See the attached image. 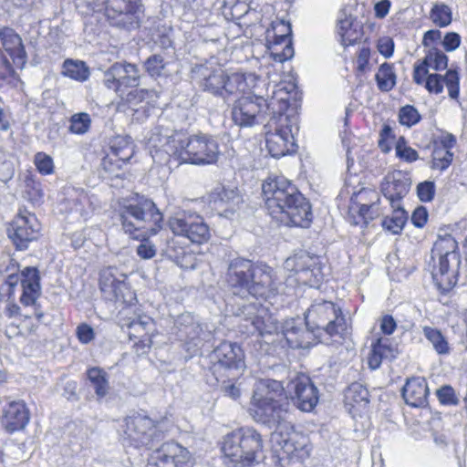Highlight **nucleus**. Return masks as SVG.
<instances>
[{
    "mask_svg": "<svg viewBox=\"0 0 467 467\" xmlns=\"http://www.w3.org/2000/svg\"><path fill=\"white\" fill-rule=\"evenodd\" d=\"M262 192L265 208L273 219L285 225H309L310 203L289 180L271 175L263 182Z\"/></svg>",
    "mask_w": 467,
    "mask_h": 467,
    "instance_id": "f257e3e1",
    "label": "nucleus"
},
{
    "mask_svg": "<svg viewBox=\"0 0 467 467\" xmlns=\"http://www.w3.org/2000/svg\"><path fill=\"white\" fill-rule=\"evenodd\" d=\"M227 276L233 293L243 298L251 296L269 300L277 295H290L293 289L282 283L270 266L242 258L231 262Z\"/></svg>",
    "mask_w": 467,
    "mask_h": 467,
    "instance_id": "f03ea898",
    "label": "nucleus"
},
{
    "mask_svg": "<svg viewBox=\"0 0 467 467\" xmlns=\"http://www.w3.org/2000/svg\"><path fill=\"white\" fill-rule=\"evenodd\" d=\"M288 406L282 382L263 379L255 383L248 413L254 421L273 428L286 420Z\"/></svg>",
    "mask_w": 467,
    "mask_h": 467,
    "instance_id": "7ed1b4c3",
    "label": "nucleus"
},
{
    "mask_svg": "<svg viewBox=\"0 0 467 467\" xmlns=\"http://www.w3.org/2000/svg\"><path fill=\"white\" fill-rule=\"evenodd\" d=\"M221 451L228 467H254L264 459V441L254 429L242 427L225 436Z\"/></svg>",
    "mask_w": 467,
    "mask_h": 467,
    "instance_id": "20e7f679",
    "label": "nucleus"
},
{
    "mask_svg": "<svg viewBox=\"0 0 467 467\" xmlns=\"http://www.w3.org/2000/svg\"><path fill=\"white\" fill-rule=\"evenodd\" d=\"M266 148L274 158H280L296 151L295 135L298 131V117L288 115L273 116L266 125Z\"/></svg>",
    "mask_w": 467,
    "mask_h": 467,
    "instance_id": "39448f33",
    "label": "nucleus"
},
{
    "mask_svg": "<svg viewBox=\"0 0 467 467\" xmlns=\"http://www.w3.org/2000/svg\"><path fill=\"white\" fill-rule=\"evenodd\" d=\"M305 319L306 326L315 331L320 341L326 335L341 337L347 329L340 307L331 301L323 300L312 304Z\"/></svg>",
    "mask_w": 467,
    "mask_h": 467,
    "instance_id": "423d86ee",
    "label": "nucleus"
},
{
    "mask_svg": "<svg viewBox=\"0 0 467 467\" xmlns=\"http://www.w3.org/2000/svg\"><path fill=\"white\" fill-rule=\"evenodd\" d=\"M220 155L219 143L210 134L199 132L182 135L178 160L183 163L204 166L215 163Z\"/></svg>",
    "mask_w": 467,
    "mask_h": 467,
    "instance_id": "0eeeda50",
    "label": "nucleus"
},
{
    "mask_svg": "<svg viewBox=\"0 0 467 467\" xmlns=\"http://www.w3.org/2000/svg\"><path fill=\"white\" fill-rule=\"evenodd\" d=\"M118 215L124 232H130L134 224L128 221L129 217H135L152 223L150 234H157L162 228L163 215L155 203L145 198L123 199L119 202Z\"/></svg>",
    "mask_w": 467,
    "mask_h": 467,
    "instance_id": "6e6552de",
    "label": "nucleus"
},
{
    "mask_svg": "<svg viewBox=\"0 0 467 467\" xmlns=\"http://www.w3.org/2000/svg\"><path fill=\"white\" fill-rule=\"evenodd\" d=\"M457 243L451 236L439 239L433 246L432 257H439L438 271L432 274L433 278L449 290L457 283V274L461 264L460 254L456 251Z\"/></svg>",
    "mask_w": 467,
    "mask_h": 467,
    "instance_id": "1a4fd4ad",
    "label": "nucleus"
},
{
    "mask_svg": "<svg viewBox=\"0 0 467 467\" xmlns=\"http://www.w3.org/2000/svg\"><path fill=\"white\" fill-rule=\"evenodd\" d=\"M271 441L276 449L281 450L291 460L304 462L310 455L309 438L293 430L287 420L275 426Z\"/></svg>",
    "mask_w": 467,
    "mask_h": 467,
    "instance_id": "9d476101",
    "label": "nucleus"
},
{
    "mask_svg": "<svg viewBox=\"0 0 467 467\" xmlns=\"http://www.w3.org/2000/svg\"><path fill=\"white\" fill-rule=\"evenodd\" d=\"M168 226L175 235L185 237L194 244L206 243L211 237L208 224L196 213L178 212L169 218Z\"/></svg>",
    "mask_w": 467,
    "mask_h": 467,
    "instance_id": "9b49d317",
    "label": "nucleus"
},
{
    "mask_svg": "<svg viewBox=\"0 0 467 467\" xmlns=\"http://www.w3.org/2000/svg\"><path fill=\"white\" fill-rule=\"evenodd\" d=\"M252 94L243 95L234 104L232 119L239 127H253L260 123L266 109V99L258 90V86H253Z\"/></svg>",
    "mask_w": 467,
    "mask_h": 467,
    "instance_id": "f8f14e48",
    "label": "nucleus"
},
{
    "mask_svg": "<svg viewBox=\"0 0 467 467\" xmlns=\"http://www.w3.org/2000/svg\"><path fill=\"white\" fill-rule=\"evenodd\" d=\"M284 268L295 274L296 282L311 287L318 286L324 278L319 258L306 252L288 257Z\"/></svg>",
    "mask_w": 467,
    "mask_h": 467,
    "instance_id": "ddd939ff",
    "label": "nucleus"
},
{
    "mask_svg": "<svg viewBox=\"0 0 467 467\" xmlns=\"http://www.w3.org/2000/svg\"><path fill=\"white\" fill-rule=\"evenodd\" d=\"M40 229L36 216L26 209H20L6 231L16 248L23 251L28 248L30 243L37 240Z\"/></svg>",
    "mask_w": 467,
    "mask_h": 467,
    "instance_id": "4468645a",
    "label": "nucleus"
},
{
    "mask_svg": "<svg viewBox=\"0 0 467 467\" xmlns=\"http://www.w3.org/2000/svg\"><path fill=\"white\" fill-rule=\"evenodd\" d=\"M19 282L22 286L21 303L25 306H34L40 295L39 275L36 268L26 267L20 275H9L0 287V293L10 297Z\"/></svg>",
    "mask_w": 467,
    "mask_h": 467,
    "instance_id": "2eb2a0df",
    "label": "nucleus"
},
{
    "mask_svg": "<svg viewBox=\"0 0 467 467\" xmlns=\"http://www.w3.org/2000/svg\"><path fill=\"white\" fill-rule=\"evenodd\" d=\"M142 5L140 0H106L105 15L112 26L134 28L139 26Z\"/></svg>",
    "mask_w": 467,
    "mask_h": 467,
    "instance_id": "dca6fc26",
    "label": "nucleus"
},
{
    "mask_svg": "<svg viewBox=\"0 0 467 467\" xmlns=\"http://www.w3.org/2000/svg\"><path fill=\"white\" fill-rule=\"evenodd\" d=\"M123 432L125 439L130 440L136 447H153V441L159 438L153 420L145 415H133L125 419Z\"/></svg>",
    "mask_w": 467,
    "mask_h": 467,
    "instance_id": "f3484780",
    "label": "nucleus"
},
{
    "mask_svg": "<svg viewBox=\"0 0 467 467\" xmlns=\"http://www.w3.org/2000/svg\"><path fill=\"white\" fill-rule=\"evenodd\" d=\"M0 42L5 52L12 59V63L5 57H1L2 67L8 75L15 73L14 66L22 69L27 59L26 52L21 36L11 27L0 28Z\"/></svg>",
    "mask_w": 467,
    "mask_h": 467,
    "instance_id": "a211bd4d",
    "label": "nucleus"
},
{
    "mask_svg": "<svg viewBox=\"0 0 467 467\" xmlns=\"http://www.w3.org/2000/svg\"><path fill=\"white\" fill-rule=\"evenodd\" d=\"M140 82L138 67L133 64L115 63L104 73L103 83L124 99L127 88H136Z\"/></svg>",
    "mask_w": 467,
    "mask_h": 467,
    "instance_id": "6ab92c4d",
    "label": "nucleus"
},
{
    "mask_svg": "<svg viewBox=\"0 0 467 467\" xmlns=\"http://www.w3.org/2000/svg\"><path fill=\"white\" fill-rule=\"evenodd\" d=\"M126 278V275L120 273L116 267L109 266L101 270L99 285L105 298L110 301L130 303L133 295L129 289Z\"/></svg>",
    "mask_w": 467,
    "mask_h": 467,
    "instance_id": "aec40b11",
    "label": "nucleus"
},
{
    "mask_svg": "<svg viewBox=\"0 0 467 467\" xmlns=\"http://www.w3.org/2000/svg\"><path fill=\"white\" fill-rule=\"evenodd\" d=\"M213 358L216 359L215 371L225 369L229 371L227 375L229 378L238 376L240 370L244 367V352L235 343L222 342L213 350Z\"/></svg>",
    "mask_w": 467,
    "mask_h": 467,
    "instance_id": "412c9836",
    "label": "nucleus"
},
{
    "mask_svg": "<svg viewBox=\"0 0 467 467\" xmlns=\"http://www.w3.org/2000/svg\"><path fill=\"white\" fill-rule=\"evenodd\" d=\"M288 391L296 406L302 411H311L318 402L317 389L306 375H299L291 380Z\"/></svg>",
    "mask_w": 467,
    "mask_h": 467,
    "instance_id": "4be33fe9",
    "label": "nucleus"
},
{
    "mask_svg": "<svg viewBox=\"0 0 467 467\" xmlns=\"http://www.w3.org/2000/svg\"><path fill=\"white\" fill-rule=\"evenodd\" d=\"M281 333L292 348H307L318 338L315 331L300 318L285 320L282 324Z\"/></svg>",
    "mask_w": 467,
    "mask_h": 467,
    "instance_id": "5701e85b",
    "label": "nucleus"
},
{
    "mask_svg": "<svg viewBox=\"0 0 467 467\" xmlns=\"http://www.w3.org/2000/svg\"><path fill=\"white\" fill-rule=\"evenodd\" d=\"M296 86L293 82H280L275 85L273 95L269 100L266 99V109L273 116L296 114V108L292 106L291 100L295 102Z\"/></svg>",
    "mask_w": 467,
    "mask_h": 467,
    "instance_id": "b1692460",
    "label": "nucleus"
},
{
    "mask_svg": "<svg viewBox=\"0 0 467 467\" xmlns=\"http://www.w3.org/2000/svg\"><path fill=\"white\" fill-rule=\"evenodd\" d=\"M152 460L158 467H190V451L177 442L163 443L154 451Z\"/></svg>",
    "mask_w": 467,
    "mask_h": 467,
    "instance_id": "393cba45",
    "label": "nucleus"
},
{
    "mask_svg": "<svg viewBox=\"0 0 467 467\" xmlns=\"http://www.w3.org/2000/svg\"><path fill=\"white\" fill-rule=\"evenodd\" d=\"M30 413L22 400L7 402L2 409L1 426L9 433L22 431L28 424Z\"/></svg>",
    "mask_w": 467,
    "mask_h": 467,
    "instance_id": "a878e982",
    "label": "nucleus"
},
{
    "mask_svg": "<svg viewBox=\"0 0 467 467\" xmlns=\"http://www.w3.org/2000/svg\"><path fill=\"white\" fill-rule=\"evenodd\" d=\"M243 198L237 189L218 186L213 189L209 196V203L212 208L222 216L233 214Z\"/></svg>",
    "mask_w": 467,
    "mask_h": 467,
    "instance_id": "bb28decb",
    "label": "nucleus"
},
{
    "mask_svg": "<svg viewBox=\"0 0 467 467\" xmlns=\"http://www.w3.org/2000/svg\"><path fill=\"white\" fill-rule=\"evenodd\" d=\"M182 133L161 127L155 128L149 138L150 147L155 152H164L168 156L178 158Z\"/></svg>",
    "mask_w": 467,
    "mask_h": 467,
    "instance_id": "cd10ccee",
    "label": "nucleus"
},
{
    "mask_svg": "<svg viewBox=\"0 0 467 467\" xmlns=\"http://www.w3.org/2000/svg\"><path fill=\"white\" fill-rule=\"evenodd\" d=\"M410 182L400 171L388 173L381 182V192L391 207L400 205L401 199L408 193Z\"/></svg>",
    "mask_w": 467,
    "mask_h": 467,
    "instance_id": "c85d7f7f",
    "label": "nucleus"
},
{
    "mask_svg": "<svg viewBox=\"0 0 467 467\" xmlns=\"http://www.w3.org/2000/svg\"><path fill=\"white\" fill-rule=\"evenodd\" d=\"M446 86L449 97L456 99L460 93V76L456 69H449L444 76L441 74H430L424 83L425 88L430 93L440 94L443 91V86Z\"/></svg>",
    "mask_w": 467,
    "mask_h": 467,
    "instance_id": "c756f323",
    "label": "nucleus"
},
{
    "mask_svg": "<svg viewBox=\"0 0 467 467\" xmlns=\"http://www.w3.org/2000/svg\"><path fill=\"white\" fill-rule=\"evenodd\" d=\"M159 95L155 90L134 88L127 93L125 91L124 99H120L135 114H140L141 112V117L146 118L149 115L150 109L155 107Z\"/></svg>",
    "mask_w": 467,
    "mask_h": 467,
    "instance_id": "7c9ffc66",
    "label": "nucleus"
},
{
    "mask_svg": "<svg viewBox=\"0 0 467 467\" xmlns=\"http://www.w3.org/2000/svg\"><path fill=\"white\" fill-rule=\"evenodd\" d=\"M134 148L135 146L131 137H115L110 144L112 157H107L102 161L104 169L109 170V171H113V169L110 167L113 165V161H116L117 166L120 168L122 164L126 163L131 159L134 154Z\"/></svg>",
    "mask_w": 467,
    "mask_h": 467,
    "instance_id": "2f4dec72",
    "label": "nucleus"
},
{
    "mask_svg": "<svg viewBox=\"0 0 467 467\" xmlns=\"http://www.w3.org/2000/svg\"><path fill=\"white\" fill-rule=\"evenodd\" d=\"M399 354V347L392 339L380 337L371 344L368 357V365L371 369H377L384 360H392Z\"/></svg>",
    "mask_w": 467,
    "mask_h": 467,
    "instance_id": "473e14b6",
    "label": "nucleus"
},
{
    "mask_svg": "<svg viewBox=\"0 0 467 467\" xmlns=\"http://www.w3.org/2000/svg\"><path fill=\"white\" fill-rule=\"evenodd\" d=\"M336 33L344 47L354 45L363 35L361 24L356 17L345 12L340 13L337 17Z\"/></svg>",
    "mask_w": 467,
    "mask_h": 467,
    "instance_id": "72a5a7b5",
    "label": "nucleus"
},
{
    "mask_svg": "<svg viewBox=\"0 0 467 467\" xmlns=\"http://www.w3.org/2000/svg\"><path fill=\"white\" fill-rule=\"evenodd\" d=\"M262 84L265 86L264 80L257 78L253 74L244 75L240 73H234L227 75L225 73V78L223 81V98L228 95H236L238 93L252 94L253 86L257 85L258 87Z\"/></svg>",
    "mask_w": 467,
    "mask_h": 467,
    "instance_id": "f704fd0d",
    "label": "nucleus"
},
{
    "mask_svg": "<svg viewBox=\"0 0 467 467\" xmlns=\"http://www.w3.org/2000/svg\"><path fill=\"white\" fill-rule=\"evenodd\" d=\"M429 388L425 379L411 378L407 380L402 389L405 402L411 407H422L427 404Z\"/></svg>",
    "mask_w": 467,
    "mask_h": 467,
    "instance_id": "c9c22d12",
    "label": "nucleus"
},
{
    "mask_svg": "<svg viewBox=\"0 0 467 467\" xmlns=\"http://www.w3.org/2000/svg\"><path fill=\"white\" fill-rule=\"evenodd\" d=\"M129 329L130 337L140 338V343L143 348H150L151 346V338L149 336V330L153 327V322L149 317H138L137 318L129 319L123 323Z\"/></svg>",
    "mask_w": 467,
    "mask_h": 467,
    "instance_id": "e433bc0d",
    "label": "nucleus"
},
{
    "mask_svg": "<svg viewBox=\"0 0 467 467\" xmlns=\"http://www.w3.org/2000/svg\"><path fill=\"white\" fill-rule=\"evenodd\" d=\"M369 402L368 391L360 383H352L346 390L345 403L353 412H360L365 410Z\"/></svg>",
    "mask_w": 467,
    "mask_h": 467,
    "instance_id": "4c0bfd02",
    "label": "nucleus"
},
{
    "mask_svg": "<svg viewBox=\"0 0 467 467\" xmlns=\"http://www.w3.org/2000/svg\"><path fill=\"white\" fill-rule=\"evenodd\" d=\"M174 327L178 330L181 340H194L200 337L202 327L195 321L191 313H183L177 317Z\"/></svg>",
    "mask_w": 467,
    "mask_h": 467,
    "instance_id": "58836bf2",
    "label": "nucleus"
},
{
    "mask_svg": "<svg viewBox=\"0 0 467 467\" xmlns=\"http://www.w3.org/2000/svg\"><path fill=\"white\" fill-rule=\"evenodd\" d=\"M251 326L254 328L251 333L257 331L262 337L277 333L279 329L277 320L265 310L251 319Z\"/></svg>",
    "mask_w": 467,
    "mask_h": 467,
    "instance_id": "ea45409f",
    "label": "nucleus"
},
{
    "mask_svg": "<svg viewBox=\"0 0 467 467\" xmlns=\"http://www.w3.org/2000/svg\"><path fill=\"white\" fill-rule=\"evenodd\" d=\"M87 376L99 400L104 398L109 390V377L105 370L99 367L88 369Z\"/></svg>",
    "mask_w": 467,
    "mask_h": 467,
    "instance_id": "a19ab883",
    "label": "nucleus"
},
{
    "mask_svg": "<svg viewBox=\"0 0 467 467\" xmlns=\"http://www.w3.org/2000/svg\"><path fill=\"white\" fill-rule=\"evenodd\" d=\"M422 333L438 355L450 354V344L441 330L432 327L425 326L422 327Z\"/></svg>",
    "mask_w": 467,
    "mask_h": 467,
    "instance_id": "79ce46f5",
    "label": "nucleus"
},
{
    "mask_svg": "<svg viewBox=\"0 0 467 467\" xmlns=\"http://www.w3.org/2000/svg\"><path fill=\"white\" fill-rule=\"evenodd\" d=\"M270 55L276 62L283 63L294 57V48L291 38H283L280 40L267 39Z\"/></svg>",
    "mask_w": 467,
    "mask_h": 467,
    "instance_id": "37998d69",
    "label": "nucleus"
},
{
    "mask_svg": "<svg viewBox=\"0 0 467 467\" xmlns=\"http://www.w3.org/2000/svg\"><path fill=\"white\" fill-rule=\"evenodd\" d=\"M62 75L83 82L89 77V69L83 61L66 59L62 66Z\"/></svg>",
    "mask_w": 467,
    "mask_h": 467,
    "instance_id": "c03bdc74",
    "label": "nucleus"
},
{
    "mask_svg": "<svg viewBox=\"0 0 467 467\" xmlns=\"http://www.w3.org/2000/svg\"><path fill=\"white\" fill-rule=\"evenodd\" d=\"M377 85L379 90L388 92L396 85V73L392 64L383 63L380 65L376 76Z\"/></svg>",
    "mask_w": 467,
    "mask_h": 467,
    "instance_id": "a18cd8bd",
    "label": "nucleus"
},
{
    "mask_svg": "<svg viewBox=\"0 0 467 467\" xmlns=\"http://www.w3.org/2000/svg\"><path fill=\"white\" fill-rule=\"evenodd\" d=\"M393 209L390 216H386L382 221V226L393 234H400L407 221V213L400 205L391 207Z\"/></svg>",
    "mask_w": 467,
    "mask_h": 467,
    "instance_id": "49530a36",
    "label": "nucleus"
},
{
    "mask_svg": "<svg viewBox=\"0 0 467 467\" xmlns=\"http://www.w3.org/2000/svg\"><path fill=\"white\" fill-rule=\"evenodd\" d=\"M375 203L361 205L357 203L352 204L349 207L348 212V220L350 223L354 225L368 224L374 217V212H372Z\"/></svg>",
    "mask_w": 467,
    "mask_h": 467,
    "instance_id": "de8ad7c7",
    "label": "nucleus"
},
{
    "mask_svg": "<svg viewBox=\"0 0 467 467\" xmlns=\"http://www.w3.org/2000/svg\"><path fill=\"white\" fill-rule=\"evenodd\" d=\"M429 18L436 26L446 27L452 21V12L444 3H435L430 11Z\"/></svg>",
    "mask_w": 467,
    "mask_h": 467,
    "instance_id": "09e8293b",
    "label": "nucleus"
},
{
    "mask_svg": "<svg viewBox=\"0 0 467 467\" xmlns=\"http://www.w3.org/2000/svg\"><path fill=\"white\" fill-rule=\"evenodd\" d=\"M225 78V72L223 69H217L204 77L202 87L203 90L208 91L213 95L223 96V81Z\"/></svg>",
    "mask_w": 467,
    "mask_h": 467,
    "instance_id": "8fccbe9b",
    "label": "nucleus"
},
{
    "mask_svg": "<svg viewBox=\"0 0 467 467\" xmlns=\"http://www.w3.org/2000/svg\"><path fill=\"white\" fill-rule=\"evenodd\" d=\"M422 62L429 69L440 71L447 67L448 57L437 48H431L422 59Z\"/></svg>",
    "mask_w": 467,
    "mask_h": 467,
    "instance_id": "3c124183",
    "label": "nucleus"
},
{
    "mask_svg": "<svg viewBox=\"0 0 467 467\" xmlns=\"http://www.w3.org/2000/svg\"><path fill=\"white\" fill-rule=\"evenodd\" d=\"M33 163L36 171L43 176L55 173V162L53 158L44 151H38L34 155Z\"/></svg>",
    "mask_w": 467,
    "mask_h": 467,
    "instance_id": "603ef678",
    "label": "nucleus"
},
{
    "mask_svg": "<svg viewBox=\"0 0 467 467\" xmlns=\"http://www.w3.org/2000/svg\"><path fill=\"white\" fill-rule=\"evenodd\" d=\"M452 160L453 153L451 150L434 147L431 168L442 171L451 165Z\"/></svg>",
    "mask_w": 467,
    "mask_h": 467,
    "instance_id": "864d4df0",
    "label": "nucleus"
},
{
    "mask_svg": "<svg viewBox=\"0 0 467 467\" xmlns=\"http://www.w3.org/2000/svg\"><path fill=\"white\" fill-rule=\"evenodd\" d=\"M68 130L73 134L82 135L88 131L91 119L88 113L80 112L71 116Z\"/></svg>",
    "mask_w": 467,
    "mask_h": 467,
    "instance_id": "5fc2aeb1",
    "label": "nucleus"
},
{
    "mask_svg": "<svg viewBox=\"0 0 467 467\" xmlns=\"http://www.w3.org/2000/svg\"><path fill=\"white\" fill-rule=\"evenodd\" d=\"M75 193L76 197L73 199L74 207L72 210L79 213L82 217L88 216L93 210L91 198L82 190H76Z\"/></svg>",
    "mask_w": 467,
    "mask_h": 467,
    "instance_id": "6e6d98bb",
    "label": "nucleus"
},
{
    "mask_svg": "<svg viewBox=\"0 0 467 467\" xmlns=\"http://www.w3.org/2000/svg\"><path fill=\"white\" fill-rule=\"evenodd\" d=\"M291 26L285 21H277L272 24V28L266 32V39L280 40L283 42V38H291Z\"/></svg>",
    "mask_w": 467,
    "mask_h": 467,
    "instance_id": "4d7b16f0",
    "label": "nucleus"
},
{
    "mask_svg": "<svg viewBox=\"0 0 467 467\" xmlns=\"http://www.w3.org/2000/svg\"><path fill=\"white\" fill-rule=\"evenodd\" d=\"M396 156L407 162H413L419 159L418 152L407 144L404 137H400L395 146Z\"/></svg>",
    "mask_w": 467,
    "mask_h": 467,
    "instance_id": "13d9d810",
    "label": "nucleus"
},
{
    "mask_svg": "<svg viewBox=\"0 0 467 467\" xmlns=\"http://www.w3.org/2000/svg\"><path fill=\"white\" fill-rule=\"evenodd\" d=\"M128 221L134 224L133 229L130 232H124L129 234L133 239L145 238L147 236H152L153 234H150V227L152 226V223L143 221L141 219H137L135 217H129Z\"/></svg>",
    "mask_w": 467,
    "mask_h": 467,
    "instance_id": "bf43d9fd",
    "label": "nucleus"
},
{
    "mask_svg": "<svg viewBox=\"0 0 467 467\" xmlns=\"http://www.w3.org/2000/svg\"><path fill=\"white\" fill-rule=\"evenodd\" d=\"M420 119L419 111L411 105H406L400 109L399 120L403 126L411 127L416 125Z\"/></svg>",
    "mask_w": 467,
    "mask_h": 467,
    "instance_id": "052dcab7",
    "label": "nucleus"
},
{
    "mask_svg": "<svg viewBox=\"0 0 467 467\" xmlns=\"http://www.w3.org/2000/svg\"><path fill=\"white\" fill-rule=\"evenodd\" d=\"M145 67L151 77L161 76L165 67L162 57L160 55H153L150 57L145 62Z\"/></svg>",
    "mask_w": 467,
    "mask_h": 467,
    "instance_id": "680f3d73",
    "label": "nucleus"
},
{
    "mask_svg": "<svg viewBox=\"0 0 467 467\" xmlns=\"http://www.w3.org/2000/svg\"><path fill=\"white\" fill-rule=\"evenodd\" d=\"M150 236L139 238L141 243L137 247V254L144 260L151 259L156 255V246L149 240Z\"/></svg>",
    "mask_w": 467,
    "mask_h": 467,
    "instance_id": "e2e57ef3",
    "label": "nucleus"
},
{
    "mask_svg": "<svg viewBox=\"0 0 467 467\" xmlns=\"http://www.w3.org/2000/svg\"><path fill=\"white\" fill-rule=\"evenodd\" d=\"M417 194L421 202H431L435 194V184L433 182L425 181L417 186Z\"/></svg>",
    "mask_w": 467,
    "mask_h": 467,
    "instance_id": "0e129e2a",
    "label": "nucleus"
},
{
    "mask_svg": "<svg viewBox=\"0 0 467 467\" xmlns=\"http://www.w3.org/2000/svg\"><path fill=\"white\" fill-rule=\"evenodd\" d=\"M15 175V166L11 158H0V181L9 182Z\"/></svg>",
    "mask_w": 467,
    "mask_h": 467,
    "instance_id": "69168bd1",
    "label": "nucleus"
},
{
    "mask_svg": "<svg viewBox=\"0 0 467 467\" xmlns=\"http://www.w3.org/2000/svg\"><path fill=\"white\" fill-rule=\"evenodd\" d=\"M456 137L453 134L448 131H442L441 135L435 140L434 147L451 151V149L456 145Z\"/></svg>",
    "mask_w": 467,
    "mask_h": 467,
    "instance_id": "338daca9",
    "label": "nucleus"
},
{
    "mask_svg": "<svg viewBox=\"0 0 467 467\" xmlns=\"http://www.w3.org/2000/svg\"><path fill=\"white\" fill-rule=\"evenodd\" d=\"M437 396L441 403L445 405L456 404L458 400L454 389L450 386H444L437 390Z\"/></svg>",
    "mask_w": 467,
    "mask_h": 467,
    "instance_id": "774afa93",
    "label": "nucleus"
}]
</instances>
